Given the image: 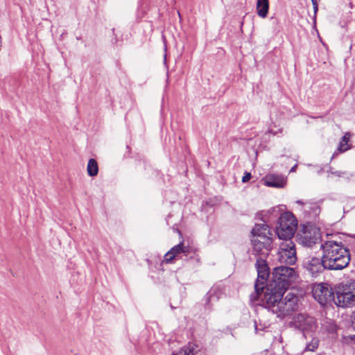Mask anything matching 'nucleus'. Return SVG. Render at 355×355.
Returning a JSON list of instances; mask_svg holds the SVG:
<instances>
[{
    "instance_id": "obj_6",
    "label": "nucleus",
    "mask_w": 355,
    "mask_h": 355,
    "mask_svg": "<svg viewBox=\"0 0 355 355\" xmlns=\"http://www.w3.org/2000/svg\"><path fill=\"white\" fill-rule=\"evenodd\" d=\"M312 293L314 299L322 306L331 303L334 300V291L327 283L314 284Z\"/></svg>"
},
{
    "instance_id": "obj_29",
    "label": "nucleus",
    "mask_w": 355,
    "mask_h": 355,
    "mask_svg": "<svg viewBox=\"0 0 355 355\" xmlns=\"http://www.w3.org/2000/svg\"><path fill=\"white\" fill-rule=\"evenodd\" d=\"M311 2L312 3H313L314 2H317L316 0H311Z\"/></svg>"
},
{
    "instance_id": "obj_13",
    "label": "nucleus",
    "mask_w": 355,
    "mask_h": 355,
    "mask_svg": "<svg viewBox=\"0 0 355 355\" xmlns=\"http://www.w3.org/2000/svg\"><path fill=\"white\" fill-rule=\"evenodd\" d=\"M266 257H259L256 261V267L257 270V281L263 284L269 277V268L267 265Z\"/></svg>"
},
{
    "instance_id": "obj_2",
    "label": "nucleus",
    "mask_w": 355,
    "mask_h": 355,
    "mask_svg": "<svg viewBox=\"0 0 355 355\" xmlns=\"http://www.w3.org/2000/svg\"><path fill=\"white\" fill-rule=\"evenodd\" d=\"M324 265L327 270H338L346 268L350 261L349 250L342 242L333 239L324 241L320 245Z\"/></svg>"
},
{
    "instance_id": "obj_17",
    "label": "nucleus",
    "mask_w": 355,
    "mask_h": 355,
    "mask_svg": "<svg viewBox=\"0 0 355 355\" xmlns=\"http://www.w3.org/2000/svg\"><path fill=\"white\" fill-rule=\"evenodd\" d=\"M279 220L286 223V227L295 232L297 227V220L295 216L288 212L284 213L281 215Z\"/></svg>"
},
{
    "instance_id": "obj_16",
    "label": "nucleus",
    "mask_w": 355,
    "mask_h": 355,
    "mask_svg": "<svg viewBox=\"0 0 355 355\" xmlns=\"http://www.w3.org/2000/svg\"><path fill=\"white\" fill-rule=\"evenodd\" d=\"M263 181L265 185L277 188L284 187L286 183V180L282 176L275 175H267Z\"/></svg>"
},
{
    "instance_id": "obj_1",
    "label": "nucleus",
    "mask_w": 355,
    "mask_h": 355,
    "mask_svg": "<svg viewBox=\"0 0 355 355\" xmlns=\"http://www.w3.org/2000/svg\"><path fill=\"white\" fill-rule=\"evenodd\" d=\"M283 291H264L263 306L279 318H284L298 308V297L288 292L284 296Z\"/></svg>"
},
{
    "instance_id": "obj_20",
    "label": "nucleus",
    "mask_w": 355,
    "mask_h": 355,
    "mask_svg": "<svg viewBox=\"0 0 355 355\" xmlns=\"http://www.w3.org/2000/svg\"><path fill=\"white\" fill-rule=\"evenodd\" d=\"M197 346L195 344L189 343L187 346L182 348L177 354L173 355H194Z\"/></svg>"
},
{
    "instance_id": "obj_12",
    "label": "nucleus",
    "mask_w": 355,
    "mask_h": 355,
    "mask_svg": "<svg viewBox=\"0 0 355 355\" xmlns=\"http://www.w3.org/2000/svg\"><path fill=\"white\" fill-rule=\"evenodd\" d=\"M295 204L297 205L296 209L305 214L317 216L320 213V207L315 202L297 200Z\"/></svg>"
},
{
    "instance_id": "obj_23",
    "label": "nucleus",
    "mask_w": 355,
    "mask_h": 355,
    "mask_svg": "<svg viewBox=\"0 0 355 355\" xmlns=\"http://www.w3.org/2000/svg\"><path fill=\"white\" fill-rule=\"evenodd\" d=\"M251 178V174L250 173H245V175L242 178V182H246L250 180Z\"/></svg>"
},
{
    "instance_id": "obj_18",
    "label": "nucleus",
    "mask_w": 355,
    "mask_h": 355,
    "mask_svg": "<svg viewBox=\"0 0 355 355\" xmlns=\"http://www.w3.org/2000/svg\"><path fill=\"white\" fill-rule=\"evenodd\" d=\"M256 9L257 15L261 18H266L269 10L268 0H257Z\"/></svg>"
},
{
    "instance_id": "obj_3",
    "label": "nucleus",
    "mask_w": 355,
    "mask_h": 355,
    "mask_svg": "<svg viewBox=\"0 0 355 355\" xmlns=\"http://www.w3.org/2000/svg\"><path fill=\"white\" fill-rule=\"evenodd\" d=\"M296 277V272L293 268L277 267L273 270L271 282L267 285L264 291L286 292L290 284L295 279Z\"/></svg>"
},
{
    "instance_id": "obj_10",
    "label": "nucleus",
    "mask_w": 355,
    "mask_h": 355,
    "mask_svg": "<svg viewBox=\"0 0 355 355\" xmlns=\"http://www.w3.org/2000/svg\"><path fill=\"white\" fill-rule=\"evenodd\" d=\"M253 252L260 257H266L271 249L272 241L251 239Z\"/></svg>"
},
{
    "instance_id": "obj_11",
    "label": "nucleus",
    "mask_w": 355,
    "mask_h": 355,
    "mask_svg": "<svg viewBox=\"0 0 355 355\" xmlns=\"http://www.w3.org/2000/svg\"><path fill=\"white\" fill-rule=\"evenodd\" d=\"M271 231L266 224H257L252 230V239L272 241Z\"/></svg>"
},
{
    "instance_id": "obj_5",
    "label": "nucleus",
    "mask_w": 355,
    "mask_h": 355,
    "mask_svg": "<svg viewBox=\"0 0 355 355\" xmlns=\"http://www.w3.org/2000/svg\"><path fill=\"white\" fill-rule=\"evenodd\" d=\"M300 244L304 247L312 248L320 241V230L315 226L306 225L297 234Z\"/></svg>"
},
{
    "instance_id": "obj_8",
    "label": "nucleus",
    "mask_w": 355,
    "mask_h": 355,
    "mask_svg": "<svg viewBox=\"0 0 355 355\" xmlns=\"http://www.w3.org/2000/svg\"><path fill=\"white\" fill-rule=\"evenodd\" d=\"M292 324L295 328L303 331L304 334L313 332L317 329L315 320L313 317L304 313L296 315L293 319Z\"/></svg>"
},
{
    "instance_id": "obj_19",
    "label": "nucleus",
    "mask_w": 355,
    "mask_h": 355,
    "mask_svg": "<svg viewBox=\"0 0 355 355\" xmlns=\"http://www.w3.org/2000/svg\"><path fill=\"white\" fill-rule=\"evenodd\" d=\"M87 173L89 176L94 177L98 174V166L97 162L94 159H90L87 166Z\"/></svg>"
},
{
    "instance_id": "obj_9",
    "label": "nucleus",
    "mask_w": 355,
    "mask_h": 355,
    "mask_svg": "<svg viewBox=\"0 0 355 355\" xmlns=\"http://www.w3.org/2000/svg\"><path fill=\"white\" fill-rule=\"evenodd\" d=\"M303 266L313 277L318 276L324 269H327L323 257L322 259L315 257H309L304 259Z\"/></svg>"
},
{
    "instance_id": "obj_25",
    "label": "nucleus",
    "mask_w": 355,
    "mask_h": 355,
    "mask_svg": "<svg viewBox=\"0 0 355 355\" xmlns=\"http://www.w3.org/2000/svg\"><path fill=\"white\" fill-rule=\"evenodd\" d=\"M269 133L272 134L273 135H276L278 132L282 133V129H279L277 132H273L272 130H270Z\"/></svg>"
},
{
    "instance_id": "obj_14",
    "label": "nucleus",
    "mask_w": 355,
    "mask_h": 355,
    "mask_svg": "<svg viewBox=\"0 0 355 355\" xmlns=\"http://www.w3.org/2000/svg\"><path fill=\"white\" fill-rule=\"evenodd\" d=\"M285 225L286 223H282L279 219L278 225L276 227V233L278 238L282 240V241H287V240H291V238L293 236L295 232Z\"/></svg>"
},
{
    "instance_id": "obj_15",
    "label": "nucleus",
    "mask_w": 355,
    "mask_h": 355,
    "mask_svg": "<svg viewBox=\"0 0 355 355\" xmlns=\"http://www.w3.org/2000/svg\"><path fill=\"white\" fill-rule=\"evenodd\" d=\"M188 248L184 245L183 242L173 246L168 252H166L164 257V261L166 263H170L178 254L181 253H187Z\"/></svg>"
},
{
    "instance_id": "obj_26",
    "label": "nucleus",
    "mask_w": 355,
    "mask_h": 355,
    "mask_svg": "<svg viewBox=\"0 0 355 355\" xmlns=\"http://www.w3.org/2000/svg\"><path fill=\"white\" fill-rule=\"evenodd\" d=\"M352 326H353L354 329H355V312L352 316Z\"/></svg>"
},
{
    "instance_id": "obj_27",
    "label": "nucleus",
    "mask_w": 355,
    "mask_h": 355,
    "mask_svg": "<svg viewBox=\"0 0 355 355\" xmlns=\"http://www.w3.org/2000/svg\"><path fill=\"white\" fill-rule=\"evenodd\" d=\"M297 168V165H295L294 166H293L290 171V172H295V169Z\"/></svg>"
},
{
    "instance_id": "obj_22",
    "label": "nucleus",
    "mask_w": 355,
    "mask_h": 355,
    "mask_svg": "<svg viewBox=\"0 0 355 355\" xmlns=\"http://www.w3.org/2000/svg\"><path fill=\"white\" fill-rule=\"evenodd\" d=\"M319 340L316 338H313L311 342L306 345V350L314 352L318 347Z\"/></svg>"
},
{
    "instance_id": "obj_28",
    "label": "nucleus",
    "mask_w": 355,
    "mask_h": 355,
    "mask_svg": "<svg viewBox=\"0 0 355 355\" xmlns=\"http://www.w3.org/2000/svg\"><path fill=\"white\" fill-rule=\"evenodd\" d=\"M340 172L338 171H336V172H334L333 174H334L335 175H337V176H340Z\"/></svg>"
},
{
    "instance_id": "obj_21",
    "label": "nucleus",
    "mask_w": 355,
    "mask_h": 355,
    "mask_svg": "<svg viewBox=\"0 0 355 355\" xmlns=\"http://www.w3.org/2000/svg\"><path fill=\"white\" fill-rule=\"evenodd\" d=\"M350 135L349 133H346L342 138L341 141L340 142L338 150L340 153L345 152L348 149L350 148L348 142L349 141Z\"/></svg>"
},
{
    "instance_id": "obj_4",
    "label": "nucleus",
    "mask_w": 355,
    "mask_h": 355,
    "mask_svg": "<svg viewBox=\"0 0 355 355\" xmlns=\"http://www.w3.org/2000/svg\"><path fill=\"white\" fill-rule=\"evenodd\" d=\"M335 304L347 308L355 305V281H349L338 284L334 291Z\"/></svg>"
},
{
    "instance_id": "obj_24",
    "label": "nucleus",
    "mask_w": 355,
    "mask_h": 355,
    "mask_svg": "<svg viewBox=\"0 0 355 355\" xmlns=\"http://www.w3.org/2000/svg\"><path fill=\"white\" fill-rule=\"evenodd\" d=\"M312 4H313V10H314V16L315 17L316 13L318 12V3L317 2H314Z\"/></svg>"
},
{
    "instance_id": "obj_7",
    "label": "nucleus",
    "mask_w": 355,
    "mask_h": 355,
    "mask_svg": "<svg viewBox=\"0 0 355 355\" xmlns=\"http://www.w3.org/2000/svg\"><path fill=\"white\" fill-rule=\"evenodd\" d=\"M277 259L279 262L289 265H293L296 262L295 245L291 240L280 242L279 244Z\"/></svg>"
}]
</instances>
